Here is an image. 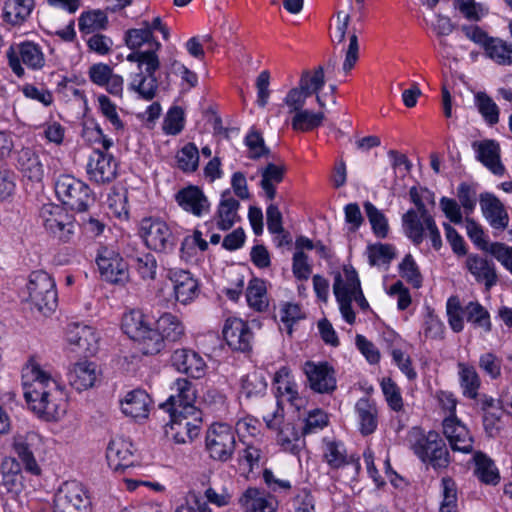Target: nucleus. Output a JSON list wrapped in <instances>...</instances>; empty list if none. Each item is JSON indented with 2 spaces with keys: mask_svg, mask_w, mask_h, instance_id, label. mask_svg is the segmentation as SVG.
<instances>
[{
  "mask_svg": "<svg viewBox=\"0 0 512 512\" xmlns=\"http://www.w3.org/2000/svg\"><path fill=\"white\" fill-rule=\"evenodd\" d=\"M466 267L478 282H483L487 289L497 282L494 265L478 255H469L466 259Z\"/></svg>",
  "mask_w": 512,
  "mask_h": 512,
  "instance_id": "4c0bfd02",
  "label": "nucleus"
},
{
  "mask_svg": "<svg viewBox=\"0 0 512 512\" xmlns=\"http://www.w3.org/2000/svg\"><path fill=\"white\" fill-rule=\"evenodd\" d=\"M366 254L371 265L387 264L395 257V248L391 244H371L367 246Z\"/></svg>",
  "mask_w": 512,
  "mask_h": 512,
  "instance_id": "0e129e2a",
  "label": "nucleus"
},
{
  "mask_svg": "<svg viewBox=\"0 0 512 512\" xmlns=\"http://www.w3.org/2000/svg\"><path fill=\"white\" fill-rule=\"evenodd\" d=\"M443 434L453 451L469 454L473 452L474 439L468 428L456 417L445 416L442 423Z\"/></svg>",
  "mask_w": 512,
  "mask_h": 512,
  "instance_id": "aec40b11",
  "label": "nucleus"
},
{
  "mask_svg": "<svg viewBox=\"0 0 512 512\" xmlns=\"http://www.w3.org/2000/svg\"><path fill=\"white\" fill-rule=\"evenodd\" d=\"M323 456L326 463L333 469L340 468L347 464L346 450L344 445L340 442H326Z\"/></svg>",
  "mask_w": 512,
  "mask_h": 512,
  "instance_id": "e2e57ef3",
  "label": "nucleus"
},
{
  "mask_svg": "<svg viewBox=\"0 0 512 512\" xmlns=\"http://www.w3.org/2000/svg\"><path fill=\"white\" fill-rule=\"evenodd\" d=\"M266 389L267 383L261 372L253 371L240 379V393L248 399L264 395Z\"/></svg>",
  "mask_w": 512,
  "mask_h": 512,
  "instance_id": "09e8293b",
  "label": "nucleus"
},
{
  "mask_svg": "<svg viewBox=\"0 0 512 512\" xmlns=\"http://www.w3.org/2000/svg\"><path fill=\"white\" fill-rule=\"evenodd\" d=\"M305 317L300 305L291 302H285L280 305L279 318L282 324L281 329H285L288 334L292 333L293 325Z\"/></svg>",
  "mask_w": 512,
  "mask_h": 512,
  "instance_id": "052dcab7",
  "label": "nucleus"
},
{
  "mask_svg": "<svg viewBox=\"0 0 512 512\" xmlns=\"http://www.w3.org/2000/svg\"><path fill=\"white\" fill-rule=\"evenodd\" d=\"M482 214L493 229L505 230L509 216L504 204L491 193H482L479 198Z\"/></svg>",
  "mask_w": 512,
  "mask_h": 512,
  "instance_id": "cd10ccee",
  "label": "nucleus"
},
{
  "mask_svg": "<svg viewBox=\"0 0 512 512\" xmlns=\"http://www.w3.org/2000/svg\"><path fill=\"white\" fill-rule=\"evenodd\" d=\"M325 84L324 69L318 66L313 70H305L302 72L298 85L309 95H316V101L320 107H325V102L319 95V91Z\"/></svg>",
  "mask_w": 512,
  "mask_h": 512,
  "instance_id": "a19ab883",
  "label": "nucleus"
},
{
  "mask_svg": "<svg viewBox=\"0 0 512 512\" xmlns=\"http://www.w3.org/2000/svg\"><path fill=\"white\" fill-rule=\"evenodd\" d=\"M223 336L233 350L247 351L250 348L252 332L240 318L231 317L225 321Z\"/></svg>",
  "mask_w": 512,
  "mask_h": 512,
  "instance_id": "c85d7f7f",
  "label": "nucleus"
},
{
  "mask_svg": "<svg viewBox=\"0 0 512 512\" xmlns=\"http://www.w3.org/2000/svg\"><path fill=\"white\" fill-rule=\"evenodd\" d=\"M136 449L130 439L123 436L111 438L106 449V459L114 471L124 470L133 465Z\"/></svg>",
  "mask_w": 512,
  "mask_h": 512,
  "instance_id": "4be33fe9",
  "label": "nucleus"
},
{
  "mask_svg": "<svg viewBox=\"0 0 512 512\" xmlns=\"http://www.w3.org/2000/svg\"><path fill=\"white\" fill-rule=\"evenodd\" d=\"M139 235L145 245L155 251L164 252L174 246L173 233L170 226L161 218H143L139 226Z\"/></svg>",
  "mask_w": 512,
  "mask_h": 512,
  "instance_id": "dca6fc26",
  "label": "nucleus"
},
{
  "mask_svg": "<svg viewBox=\"0 0 512 512\" xmlns=\"http://www.w3.org/2000/svg\"><path fill=\"white\" fill-rule=\"evenodd\" d=\"M204 496L209 503L217 507L228 506L233 498L232 482L230 480L221 481L218 477H214L204 491Z\"/></svg>",
  "mask_w": 512,
  "mask_h": 512,
  "instance_id": "ea45409f",
  "label": "nucleus"
},
{
  "mask_svg": "<svg viewBox=\"0 0 512 512\" xmlns=\"http://www.w3.org/2000/svg\"><path fill=\"white\" fill-rule=\"evenodd\" d=\"M246 299L249 307L256 311H264L268 307L266 283L258 278L249 281Z\"/></svg>",
  "mask_w": 512,
  "mask_h": 512,
  "instance_id": "8fccbe9b",
  "label": "nucleus"
},
{
  "mask_svg": "<svg viewBox=\"0 0 512 512\" xmlns=\"http://www.w3.org/2000/svg\"><path fill=\"white\" fill-rule=\"evenodd\" d=\"M34 0H5L2 6V19L10 26H20L30 17Z\"/></svg>",
  "mask_w": 512,
  "mask_h": 512,
  "instance_id": "f704fd0d",
  "label": "nucleus"
},
{
  "mask_svg": "<svg viewBox=\"0 0 512 512\" xmlns=\"http://www.w3.org/2000/svg\"><path fill=\"white\" fill-rule=\"evenodd\" d=\"M475 104L479 113L489 125H495L499 121V107L491 97L483 92L475 95Z\"/></svg>",
  "mask_w": 512,
  "mask_h": 512,
  "instance_id": "bf43d9fd",
  "label": "nucleus"
},
{
  "mask_svg": "<svg viewBox=\"0 0 512 512\" xmlns=\"http://www.w3.org/2000/svg\"><path fill=\"white\" fill-rule=\"evenodd\" d=\"M277 397L281 401L288 402L296 410H301L307 404V399L299 392V386L291 373V370L283 366L274 376Z\"/></svg>",
  "mask_w": 512,
  "mask_h": 512,
  "instance_id": "412c9836",
  "label": "nucleus"
},
{
  "mask_svg": "<svg viewBox=\"0 0 512 512\" xmlns=\"http://www.w3.org/2000/svg\"><path fill=\"white\" fill-rule=\"evenodd\" d=\"M245 145L247 147L248 157L251 159H259L269 153V149L265 145L262 134L254 128L245 136Z\"/></svg>",
  "mask_w": 512,
  "mask_h": 512,
  "instance_id": "774afa93",
  "label": "nucleus"
},
{
  "mask_svg": "<svg viewBox=\"0 0 512 512\" xmlns=\"http://www.w3.org/2000/svg\"><path fill=\"white\" fill-rule=\"evenodd\" d=\"M46 439L35 430L16 432L12 437L11 447L18 456L25 470L35 476L41 474L36 455L44 452Z\"/></svg>",
  "mask_w": 512,
  "mask_h": 512,
  "instance_id": "1a4fd4ad",
  "label": "nucleus"
},
{
  "mask_svg": "<svg viewBox=\"0 0 512 512\" xmlns=\"http://www.w3.org/2000/svg\"><path fill=\"white\" fill-rule=\"evenodd\" d=\"M39 218L44 229L62 242H69L75 233V220L62 206L48 203L40 210Z\"/></svg>",
  "mask_w": 512,
  "mask_h": 512,
  "instance_id": "f8f14e48",
  "label": "nucleus"
},
{
  "mask_svg": "<svg viewBox=\"0 0 512 512\" xmlns=\"http://www.w3.org/2000/svg\"><path fill=\"white\" fill-rule=\"evenodd\" d=\"M442 501L439 512H457V485L450 477H443L441 480Z\"/></svg>",
  "mask_w": 512,
  "mask_h": 512,
  "instance_id": "13d9d810",
  "label": "nucleus"
},
{
  "mask_svg": "<svg viewBox=\"0 0 512 512\" xmlns=\"http://www.w3.org/2000/svg\"><path fill=\"white\" fill-rule=\"evenodd\" d=\"M1 485L8 492H18L21 487V467L17 459L7 456L0 464Z\"/></svg>",
  "mask_w": 512,
  "mask_h": 512,
  "instance_id": "79ce46f5",
  "label": "nucleus"
},
{
  "mask_svg": "<svg viewBox=\"0 0 512 512\" xmlns=\"http://www.w3.org/2000/svg\"><path fill=\"white\" fill-rule=\"evenodd\" d=\"M364 210L375 236L378 238L387 237L389 225L386 216L375 205L368 201L364 203Z\"/></svg>",
  "mask_w": 512,
  "mask_h": 512,
  "instance_id": "6e6d98bb",
  "label": "nucleus"
},
{
  "mask_svg": "<svg viewBox=\"0 0 512 512\" xmlns=\"http://www.w3.org/2000/svg\"><path fill=\"white\" fill-rule=\"evenodd\" d=\"M402 229L404 234L416 245L421 244L424 238L428 237L436 250L442 246L440 231L429 212H417L415 209H409L402 216Z\"/></svg>",
  "mask_w": 512,
  "mask_h": 512,
  "instance_id": "6e6552de",
  "label": "nucleus"
},
{
  "mask_svg": "<svg viewBox=\"0 0 512 512\" xmlns=\"http://www.w3.org/2000/svg\"><path fill=\"white\" fill-rule=\"evenodd\" d=\"M116 162L111 154L95 148L87 163V173L97 183L112 181L116 176Z\"/></svg>",
  "mask_w": 512,
  "mask_h": 512,
  "instance_id": "b1692460",
  "label": "nucleus"
},
{
  "mask_svg": "<svg viewBox=\"0 0 512 512\" xmlns=\"http://www.w3.org/2000/svg\"><path fill=\"white\" fill-rule=\"evenodd\" d=\"M459 384L463 396L469 399H476L481 385L480 377L475 367L466 362H458Z\"/></svg>",
  "mask_w": 512,
  "mask_h": 512,
  "instance_id": "58836bf2",
  "label": "nucleus"
},
{
  "mask_svg": "<svg viewBox=\"0 0 512 512\" xmlns=\"http://www.w3.org/2000/svg\"><path fill=\"white\" fill-rule=\"evenodd\" d=\"M356 413L363 435L373 433L377 427V409L368 399L361 398L356 403Z\"/></svg>",
  "mask_w": 512,
  "mask_h": 512,
  "instance_id": "a18cd8bd",
  "label": "nucleus"
},
{
  "mask_svg": "<svg viewBox=\"0 0 512 512\" xmlns=\"http://www.w3.org/2000/svg\"><path fill=\"white\" fill-rule=\"evenodd\" d=\"M464 314L467 321L475 327L483 329L485 332L491 330V321L489 312L478 302H470L464 308Z\"/></svg>",
  "mask_w": 512,
  "mask_h": 512,
  "instance_id": "4d7b16f0",
  "label": "nucleus"
},
{
  "mask_svg": "<svg viewBox=\"0 0 512 512\" xmlns=\"http://www.w3.org/2000/svg\"><path fill=\"white\" fill-rule=\"evenodd\" d=\"M65 339L73 352L94 355L99 348L100 335L91 326L72 323L67 326Z\"/></svg>",
  "mask_w": 512,
  "mask_h": 512,
  "instance_id": "6ab92c4d",
  "label": "nucleus"
},
{
  "mask_svg": "<svg viewBox=\"0 0 512 512\" xmlns=\"http://www.w3.org/2000/svg\"><path fill=\"white\" fill-rule=\"evenodd\" d=\"M24 300L32 310H36L44 316L52 314L58 306L54 278L43 270L31 272L25 286Z\"/></svg>",
  "mask_w": 512,
  "mask_h": 512,
  "instance_id": "39448f33",
  "label": "nucleus"
},
{
  "mask_svg": "<svg viewBox=\"0 0 512 512\" xmlns=\"http://www.w3.org/2000/svg\"><path fill=\"white\" fill-rule=\"evenodd\" d=\"M267 428L277 431L276 441L284 451L297 454L303 447L304 441L300 432L291 422L284 421V412L278 404L275 410L263 417Z\"/></svg>",
  "mask_w": 512,
  "mask_h": 512,
  "instance_id": "4468645a",
  "label": "nucleus"
},
{
  "mask_svg": "<svg viewBox=\"0 0 512 512\" xmlns=\"http://www.w3.org/2000/svg\"><path fill=\"white\" fill-rule=\"evenodd\" d=\"M333 292L339 304L342 317L349 324L355 322V313L351 303L355 301L363 311L369 309V303L363 295L357 272L352 268H344L334 278Z\"/></svg>",
  "mask_w": 512,
  "mask_h": 512,
  "instance_id": "423d86ee",
  "label": "nucleus"
},
{
  "mask_svg": "<svg viewBox=\"0 0 512 512\" xmlns=\"http://www.w3.org/2000/svg\"><path fill=\"white\" fill-rule=\"evenodd\" d=\"M177 167L183 172H194L199 166V150L194 143L185 144L176 154Z\"/></svg>",
  "mask_w": 512,
  "mask_h": 512,
  "instance_id": "864d4df0",
  "label": "nucleus"
},
{
  "mask_svg": "<svg viewBox=\"0 0 512 512\" xmlns=\"http://www.w3.org/2000/svg\"><path fill=\"white\" fill-rule=\"evenodd\" d=\"M108 214L119 220L129 218L127 196L123 191H112L107 197Z\"/></svg>",
  "mask_w": 512,
  "mask_h": 512,
  "instance_id": "680f3d73",
  "label": "nucleus"
},
{
  "mask_svg": "<svg viewBox=\"0 0 512 512\" xmlns=\"http://www.w3.org/2000/svg\"><path fill=\"white\" fill-rule=\"evenodd\" d=\"M171 362L178 372L194 379L203 378L208 370L204 357L192 349L175 350L171 356Z\"/></svg>",
  "mask_w": 512,
  "mask_h": 512,
  "instance_id": "5701e85b",
  "label": "nucleus"
},
{
  "mask_svg": "<svg viewBox=\"0 0 512 512\" xmlns=\"http://www.w3.org/2000/svg\"><path fill=\"white\" fill-rule=\"evenodd\" d=\"M172 394L162 407L167 411H186L188 407H196V389L192 382L178 378L171 386Z\"/></svg>",
  "mask_w": 512,
  "mask_h": 512,
  "instance_id": "393cba45",
  "label": "nucleus"
},
{
  "mask_svg": "<svg viewBox=\"0 0 512 512\" xmlns=\"http://www.w3.org/2000/svg\"><path fill=\"white\" fill-rule=\"evenodd\" d=\"M8 65L19 78L25 75L24 66L33 71L44 68L46 59L40 44L33 41H23L12 45L6 51Z\"/></svg>",
  "mask_w": 512,
  "mask_h": 512,
  "instance_id": "9d476101",
  "label": "nucleus"
},
{
  "mask_svg": "<svg viewBox=\"0 0 512 512\" xmlns=\"http://www.w3.org/2000/svg\"><path fill=\"white\" fill-rule=\"evenodd\" d=\"M302 371L307 379V386L319 394H329L336 389L335 371L327 362L306 361Z\"/></svg>",
  "mask_w": 512,
  "mask_h": 512,
  "instance_id": "a211bd4d",
  "label": "nucleus"
},
{
  "mask_svg": "<svg viewBox=\"0 0 512 512\" xmlns=\"http://www.w3.org/2000/svg\"><path fill=\"white\" fill-rule=\"evenodd\" d=\"M21 171L29 179L40 181L44 176V167L38 155L29 149H23L18 158Z\"/></svg>",
  "mask_w": 512,
  "mask_h": 512,
  "instance_id": "de8ad7c7",
  "label": "nucleus"
},
{
  "mask_svg": "<svg viewBox=\"0 0 512 512\" xmlns=\"http://www.w3.org/2000/svg\"><path fill=\"white\" fill-rule=\"evenodd\" d=\"M55 192L61 203L76 212H85L95 202L90 187L71 175H61L55 183Z\"/></svg>",
  "mask_w": 512,
  "mask_h": 512,
  "instance_id": "0eeeda50",
  "label": "nucleus"
},
{
  "mask_svg": "<svg viewBox=\"0 0 512 512\" xmlns=\"http://www.w3.org/2000/svg\"><path fill=\"white\" fill-rule=\"evenodd\" d=\"M107 23L108 19L106 14L100 10L84 12L78 19L79 30L85 34L105 29Z\"/></svg>",
  "mask_w": 512,
  "mask_h": 512,
  "instance_id": "603ef678",
  "label": "nucleus"
},
{
  "mask_svg": "<svg viewBox=\"0 0 512 512\" xmlns=\"http://www.w3.org/2000/svg\"><path fill=\"white\" fill-rule=\"evenodd\" d=\"M134 270L143 281H153L157 275V260L151 253H142L133 259Z\"/></svg>",
  "mask_w": 512,
  "mask_h": 512,
  "instance_id": "5fc2aeb1",
  "label": "nucleus"
},
{
  "mask_svg": "<svg viewBox=\"0 0 512 512\" xmlns=\"http://www.w3.org/2000/svg\"><path fill=\"white\" fill-rule=\"evenodd\" d=\"M324 119L325 113L322 110L302 109L294 113L291 125L295 131L308 132L320 127Z\"/></svg>",
  "mask_w": 512,
  "mask_h": 512,
  "instance_id": "49530a36",
  "label": "nucleus"
},
{
  "mask_svg": "<svg viewBox=\"0 0 512 512\" xmlns=\"http://www.w3.org/2000/svg\"><path fill=\"white\" fill-rule=\"evenodd\" d=\"M170 421L165 426V434L175 443L186 444L196 438L200 431V413L196 407L186 411H168Z\"/></svg>",
  "mask_w": 512,
  "mask_h": 512,
  "instance_id": "9b49d317",
  "label": "nucleus"
},
{
  "mask_svg": "<svg viewBox=\"0 0 512 512\" xmlns=\"http://www.w3.org/2000/svg\"><path fill=\"white\" fill-rule=\"evenodd\" d=\"M487 57L499 65L512 64V46L507 42L498 39L490 38L484 47Z\"/></svg>",
  "mask_w": 512,
  "mask_h": 512,
  "instance_id": "3c124183",
  "label": "nucleus"
},
{
  "mask_svg": "<svg viewBox=\"0 0 512 512\" xmlns=\"http://www.w3.org/2000/svg\"><path fill=\"white\" fill-rule=\"evenodd\" d=\"M285 173V167L274 163H269L261 172V188L268 200H273L276 196V186L282 182Z\"/></svg>",
  "mask_w": 512,
  "mask_h": 512,
  "instance_id": "c03bdc74",
  "label": "nucleus"
},
{
  "mask_svg": "<svg viewBox=\"0 0 512 512\" xmlns=\"http://www.w3.org/2000/svg\"><path fill=\"white\" fill-rule=\"evenodd\" d=\"M405 441L408 448L423 463L431 465L434 469L448 466L449 451L437 432H425L419 427H413L408 431Z\"/></svg>",
  "mask_w": 512,
  "mask_h": 512,
  "instance_id": "7ed1b4c3",
  "label": "nucleus"
},
{
  "mask_svg": "<svg viewBox=\"0 0 512 512\" xmlns=\"http://www.w3.org/2000/svg\"><path fill=\"white\" fill-rule=\"evenodd\" d=\"M242 512H276V499L255 488L247 489L239 500Z\"/></svg>",
  "mask_w": 512,
  "mask_h": 512,
  "instance_id": "473e14b6",
  "label": "nucleus"
},
{
  "mask_svg": "<svg viewBox=\"0 0 512 512\" xmlns=\"http://www.w3.org/2000/svg\"><path fill=\"white\" fill-rule=\"evenodd\" d=\"M91 502L84 486L77 481L61 485L55 494L54 512H90Z\"/></svg>",
  "mask_w": 512,
  "mask_h": 512,
  "instance_id": "2eb2a0df",
  "label": "nucleus"
},
{
  "mask_svg": "<svg viewBox=\"0 0 512 512\" xmlns=\"http://www.w3.org/2000/svg\"><path fill=\"white\" fill-rule=\"evenodd\" d=\"M96 263L105 281L113 284H123L128 281V264L115 250L102 247L98 251Z\"/></svg>",
  "mask_w": 512,
  "mask_h": 512,
  "instance_id": "f3484780",
  "label": "nucleus"
},
{
  "mask_svg": "<svg viewBox=\"0 0 512 512\" xmlns=\"http://www.w3.org/2000/svg\"><path fill=\"white\" fill-rule=\"evenodd\" d=\"M234 431L238 434L240 442H243V440L260 439L261 423L254 417L246 416L237 421Z\"/></svg>",
  "mask_w": 512,
  "mask_h": 512,
  "instance_id": "69168bd1",
  "label": "nucleus"
},
{
  "mask_svg": "<svg viewBox=\"0 0 512 512\" xmlns=\"http://www.w3.org/2000/svg\"><path fill=\"white\" fill-rule=\"evenodd\" d=\"M242 448L238 452V467L242 475L248 476L258 469L263 459L261 439L243 440Z\"/></svg>",
  "mask_w": 512,
  "mask_h": 512,
  "instance_id": "2f4dec72",
  "label": "nucleus"
},
{
  "mask_svg": "<svg viewBox=\"0 0 512 512\" xmlns=\"http://www.w3.org/2000/svg\"><path fill=\"white\" fill-rule=\"evenodd\" d=\"M239 206V202L229 192L222 194L217 212L212 220L218 229L229 230L239 220Z\"/></svg>",
  "mask_w": 512,
  "mask_h": 512,
  "instance_id": "c9c22d12",
  "label": "nucleus"
},
{
  "mask_svg": "<svg viewBox=\"0 0 512 512\" xmlns=\"http://www.w3.org/2000/svg\"><path fill=\"white\" fill-rule=\"evenodd\" d=\"M168 278L173 284L175 299L182 303H191L199 294L198 281L193 275L183 269H170Z\"/></svg>",
  "mask_w": 512,
  "mask_h": 512,
  "instance_id": "a878e982",
  "label": "nucleus"
},
{
  "mask_svg": "<svg viewBox=\"0 0 512 512\" xmlns=\"http://www.w3.org/2000/svg\"><path fill=\"white\" fill-rule=\"evenodd\" d=\"M97 103L101 114L109 121L115 131H122L124 124L119 117L117 106L106 95H99Z\"/></svg>",
  "mask_w": 512,
  "mask_h": 512,
  "instance_id": "338daca9",
  "label": "nucleus"
},
{
  "mask_svg": "<svg viewBox=\"0 0 512 512\" xmlns=\"http://www.w3.org/2000/svg\"><path fill=\"white\" fill-rule=\"evenodd\" d=\"M152 400L148 393L141 389H135L126 393L121 400L122 412L133 419H146L150 412Z\"/></svg>",
  "mask_w": 512,
  "mask_h": 512,
  "instance_id": "7c9ffc66",
  "label": "nucleus"
},
{
  "mask_svg": "<svg viewBox=\"0 0 512 512\" xmlns=\"http://www.w3.org/2000/svg\"><path fill=\"white\" fill-rule=\"evenodd\" d=\"M154 330L163 337L164 343L165 339L178 341L185 334L184 324L176 315L171 313L162 314L156 321V329Z\"/></svg>",
  "mask_w": 512,
  "mask_h": 512,
  "instance_id": "37998d69",
  "label": "nucleus"
},
{
  "mask_svg": "<svg viewBox=\"0 0 512 512\" xmlns=\"http://www.w3.org/2000/svg\"><path fill=\"white\" fill-rule=\"evenodd\" d=\"M205 443L212 459L227 462L232 458L235 451V431L229 424L213 423L207 430Z\"/></svg>",
  "mask_w": 512,
  "mask_h": 512,
  "instance_id": "ddd939ff",
  "label": "nucleus"
},
{
  "mask_svg": "<svg viewBox=\"0 0 512 512\" xmlns=\"http://www.w3.org/2000/svg\"><path fill=\"white\" fill-rule=\"evenodd\" d=\"M475 468L474 475L485 485L496 486L500 482V472L495 462L485 453L477 451L472 458Z\"/></svg>",
  "mask_w": 512,
  "mask_h": 512,
  "instance_id": "e433bc0d",
  "label": "nucleus"
},
{
  "mask_svg": "<svg viewBox=\"0 0 512 512\" xmlns=\"http://www.w3.org/2000/svg\"><path fill=\"white\" fill-rule=\"evenodd\" d=\"M473 148L477 153V159L488 168L493 174L502 176L505 167L500 161V147L493 140L475 142Z\"/></svg>",
  "mask_w": 512,
  "mask_h": 512,
  "instance_id": "72a5a7b5",
  "label": "nucleus"
},
{
  "mask_svg": "<svg viewBox=\"0 0 512 512\" xmlns=\"http://www.w3.org/2000/svg\"><path fill=\"white\" fill-rule=\"evenodd\" d=\"M124 42L131 50L126 60L136 64V71L129 75L128 87L143 99L151 100L158 88L155 73L160 68L159 51L162 45L142 23L140 27L125 32Z\"/></svg>",
  "mask_w": 512,
  "mask_h": 512,
  "instance_id": "f03ea898",
  "label": "nucleus"
},
{
  "mask_svg": "<svg viewBox=\"0 0 512 512\" xmlns=\"http://www.w3.org/2000/svg\"><path fill=\"white\" fill-rule=\"evenodd\" d=\"M99 375L100 371L96 363L81 360L69 368L67 377L71 387L81 392L92 388Z\"/></svg>",
  "mask_w": 512,
  "mask_h": 512,
  "instance_id": "bb28decb",
  "label": "nucleus"
},
{
  "mask_svg": "<svg viewBox=\"0 0 512 512\" xmlns=\"http://www.w3.org/2000/svg\"><path fill=\"white\" fill-rule=\"evenodd\" d=\"M178 205L196 217H202L210 209V202L202 190L196 186L181 189L175 196Z\"/></svg>",
  "mask_w": 512,
  "mask_h": 512,
  "instance_id": "c756f323",
  "label": "nucleus"
},
{
  "mask_svg": "<svg viewBox=\"0 0 512 512\" xmlns=\"http://www.w3.org/2000/svg\"><path fill=\"white\" fill-rule=\"evenodd\" d=\"M23 395L29 409L41 420L59 421L67 410V399L59 379L36 357L22 369Z\"/></svg>",
  "mask_w": 512,
  "mask_h": 512,
  "instance_id": "f257e3e1",
  "label": "nucleus"
},
{
  "mask_svg": "<svg viewBox=\"0 0 512 512\" xmlns=\"http://www.w3.org/2000/svg\"><path fill=\"white\" fill-rule=\"evenodd\" d=\"M121 328L133 341L137 342L144 355L160 353L165 344L163 337L151 327V322L141 310L132 309L122 317Z\"/></svg>",
  "mask_w": 512,
  "mask_h": 512,
  "instance_id": "20e7f679",
  "label": "nucleus"
}]
</instances>
